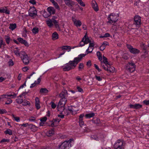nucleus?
Masks as SVG:
<instances>
[{
	"mask_svg": "<svg viewBox=\"0 0 149 149\" xmlns=\"http://www.w3.org/2000/svg\"><path fill=\"white\" fill-rule=\"evenodd\" d=\"M7 113V111L5 109H1L0 111V114H2L4 113Z\"/></svg>",
	"mask_w": 149,
	"mask_h": 149,
	"instance_id": "nucleus-58",
	"label": "nucleus"
},
{
	"mask_svg": "<svg viewBox=\"0 0 149 149\" xmlns=\"http://www.w3.org/2000/svg\"><path fill=\"white\" fill-rule=\"evenodd\" d=\"M77 89L78 90V91L79 92L82 93L84 92L83 89L80 86H77Z\"/></svg>",
	"mask_w": 149,
	"mask_h": 149,
	"instance_id": "nucleus-49",
	"label": "nucleus"
},
{
	"mask_svg": "<svg viewBox=\"0 0 149 149\" xmlns=\"http://www.w3.org/2000/svg\"><path fill=\"white\" fill-rule=\"evenodd\" d=\"M106 47L104 45V43H103L102 45L100 47V50L101 51H103L105 49Z\"/></svg>",
	"mask_w": 149,
	"mask_h": 149,
	"instance_id": "nucleus-44",
	"label": "nucleus"
},
{
	"mask_svg": "<svg viewBox=\"0 0 149 149\" xmlns=\"http://www.w3.org/2000/svg\"><path fill=\"white\" fill-rule=\"evenodd\" d=\"M68 94V92L66 90H64V91H62L59 94V96L61 98H65V95Z\"/></svg>",
	"mask_w": 149,
	"mask_h": 149,
	"instance_id": "nucleus-21",
	"label": "nucleus"
},
{
	"mask_svg": "<svg viewBox=\"0 0 149 149\" xmlns=\"http://www.w3.org/2000/svg\"><path fill=\"white\" fill-rule=\"evenodd\" d=\"M29 2L33 5L35 4L36 3L35 0H30L29 1Z\"/></svg>",
	"mask_w": 149,
	"mask_h": 149,
	"instance_id": "nucleus-64",
	"label": "nucleus"
},
{
	"mask_svg": "<svg viewBox=\"0 0 149 149\" xmlns=\"http://www.w3.org/2000/svg\"><path fill=\"white\" fill-rule=\"evenodd\" d=\"M51 104L52 108L53 109H55L56 107V105L53 102H51Z\"/></svg>",
	"mask_w": 149,
	"mask_h": 149,
	"instance_id": "nucleus-57",
	"label": "nucleus"
},
{
	"mask_svg": "<svg viewBox=\"0 0 149 149\" xmlns=\"http://www.w3.org/2000/svg\"><path fill=\"white\" fill-rule=\"evenodd\" d=\"M84 115L83 114H81L79 116V125L80 127H82L83 125H84V123L83 121V117Z\"/></svg>",
	"mask_w": 149,
	"mask_h": 149,
	"instance_id": "nucleus-10",
	"label": "nucleus"
},
{
	"mask_svg": "<svg viewBox=\"0 0 149 149\" xmlns=\"http://www.w3.org/2000/svg\"><path fill=\"white\" fill-rule=\"evenodd\" d=\"M23 102L22 105L24 106H26L28 105L30 106L31 104V103L29 101H28L26 100H23Z\"/></svg>",
	"mask_w": 149,
	"mask_h": 149,
	"instance_id": "nucleus-28",
	"label": "nucleus"
},
{
	"mask_svg": "<svg viewBox=\"0 0 149 149\" xmlns=\"http://www.w3.org/2000/svg\"><path fill=\"white\" fill-rule=\"evenodd\" d=\"M5 40L6 43L8 44L10 42V38L8 36H5Z\"/></svg>",
	"mask_w": 149,
	"mask_h": 149,
	"instance_id": "nucleus-42",
	"label": "nucleus"
},
{
	"mask_svg": "<svg viewBox=\"0 0 149 149\" xmlns=\"http://www.w3.org/2000/svg\"><path fill=\"white\" fill-rule=\"evenodd\" d=\"M119 16L117 14L114 13H111L108 17V21L107 23L111 24L112 23H115L118 19Z\"/></svg>",
	"mask_w": 149,
	"mask_h": 149,
	"instance_id": "nucleus-3",
	"label": "nucleus"
},
{
	"mask_svg": "<svg viewBox=\"0 0 149 149\" xmlns=\"http://www.w3.org/2000/svg\"><path fill=\"white\" fill-rule=\"evenodd\" d=\"M135 109H139L142 107V105L139 104H135Z\"/></svg>",
	"mask_w": 149,
	"mask_h": 149,
	"instance_id": "nucleus-39",
	"label": "nucleus"
},
{
	"mask_svg": "<svg viewBox=\"0 0 149 149\" xmlns=\"http://www.w3.org/2000/svg\"><path fill=\"white\" fill-rule=\"evenodd\" d=\"M73 108H74V106H70L68 107V110L70 112L72 113V115H74L76 113V111Z\"/></svg>",
	"mask_w": 149,
	"mask_h": 149,
	"instance_id": "nucleus-20",
	"label": "nucleus"
},
{
	"mask_svg": "<svg viewBox=\"0 0 149 149\" xmlns=\"http://www.w3.org/2000/svg\"><path fill=\"white\" fill-rule=\"evenodd\" d=\"M21 58L22 60L23 63L25 65H27L29 63V61L27 55H25L24 57Z\"/></svg>",
	"mask_w": 149,
	"mask_h": 149,
	"instance_id": "nucleus-13",
	"label": "nucleus"
},
{
	"mask_svg": "<svg viewBox=\"0 0 149 149\" xmlns=\"http://www.w3.org/2000/svg\"><path fill=\"white\" fill-rule=\"evenodd\" d=\"M29 127L31 131L34 132H36L38 130V127L33 124H30L29 125Z\"/></svg>",
	"mask_w": 149,
	"mask_h": 149,
	"instance_id": "nucleus-17",
	"label": "nucleus"
},
{
	"mask_svg": "<svg viewBox=\"0 0 149 149\" xmlns=\"http://www.w3.org/2000/svg\"><path fill=\"white\" fill-rule=\"evenodd\" d=\"M92 7L95 11L97 12L99 10L98 6L96 3L93 4Z\"/></svg>",
	"mask_w": 149,
	"mask_h": 149,
	"instance_id": "nucleus-30",
	"label": "nucleus"
},
{
	"mask_svg": "<svg viewBox=\"0 0 149 149\" xmlns=\"http://www.w3.org/2000/svg\"><path fill=\"white\" fill-rule=\"evenodd\" d=\"M12 102V100L10 99H9L7 101L5 102L6 104H10Z\"/></svg>",
	"mask_w": 149,
	"mask_h": 149,
	"instance_id": "nucleus-59",
	"label": "nucleus"
},
{
	"mask_svg": "<svg viewBox=\"0 0 149 149\" xmlns=\"http://www.w3.org/2000/svg\"><path fill=\"white\" fill-rule=\"evenodd\" d=\"M10 140L8 139H3L0 141V143H2L3 142H9Z\"/></svg>",
	"mask_w": 149,
	"mask_h": 149,
	"instance_id": "nucleus-53",
	"label": "nucleus"
},
{
	"mask_svg": "<svg viewBox=\"0 0 149 149\" xmlns=\"http://www.w3.org/2000/svg\"><path fill=\"white\" fill-rule=\"evenodd\" d=\"M143 54H142L141 56V57L142 58H145L147 57V55L148 54V52L147 51H144Z\"/></svg>",
	"mask_w": 149,
	"mask_h": 149,
	"instance_id": "nucleus-32",
	"label": "nucleus"
},
{
	"mask_svg": "<svg viewBox=\"0 0 149 149\" xmlns=\"http://www.w3.org/2000/svg\"><path fill=\"white\" fill-rule=\"evenodd\" d=\"M13 117L14 118V119L15 121H16L17 122H19L20 121V118L18 117H15L14 116V115H13Z\"/></svg>",
	"mask_w": 149,
	"mask_h": 149,
	"instance_id": "nucleus-63",
	"label": "nucleus"
},
{
	"mask_svg": "<svg viewBox=\"0 0 149 149\" xmlns=\"http://www.w3.org/2000/svg\"><path fill=\"white\" fill-rule=\"evenodd\" d=\"M136 65L134 63H128L126 65V69L130 72H132L135 70Z\"/></svg>",
	"mask_w": 149,
	"mask_h": 149,
	"instance_id": "nucleus-4",
	"label": "nucleus"
},
{
	"mask_svg": "<svg viewBox=\"0 0 149 149\" xmlns=\"http://www.w3.org/2000/svg\"><path fill=\"white\" fill-rule=\"evenodd\" d=\"M27 55L24 51H21L20 52V54L19 56L21 58L24 57L25 55Z\"/></svg>",
	"mask_w": 149,
	"mask_h": 149,
	"instance_id": "nucleus-37",
	"label": "nucleus"
},
{
	"mask_svg": "<svg viewBox=\"0 0 149 149\" xmlns=\"http://www.w3.org/2000/svg\"><path fill=\"white\" fill-rule=\"evenodd\" d=\"M89 48L88 47L86 50L87 54L91 53L93 50V49L91 51H89ZM86 55V54H81L79 55L77 57L74 58V60L70 61L68 63L65 64V66H63V70L64 71H68L74 69L82 58Z\"/></svg>",
	"mask_w": 149,
	"mask_h": 149,
	"instance_id": "nucleus-1",
	"label": "nucleus"
},
{
	"mask_svg": "<svg viewBox=\"0 0 149 149\" xmlns=\"http://www.w3.org/2000/svg\"><path fill=\"white\" fill-rule=\"evenodd\" d=\"M62 50H69L68 51H70L71 49L70 46H64L61 47Z\"/></svg>",
	"mask_w": 149,
	"mask_h": 149,
	"instance_id": "nucleus-31",
	"label": "nucleus"
},
{
	"mask_svg": "<svg viewBox=\"0 0 149 149\" xmlns=\"http://www.w3.org/2000/svg\"><path fill=\"white\" fill-rule=\"evenodd\" d=\"M58 35L57 33L56 32L53 33L52 35V39L53 40H55L58 39Z\"/></svg>",
	"mask_w": 149,
	"mask_h": 149,
	"instance_id": "nucleus-23",
	"label": "nucleus"
},
{
	"mask_svg": "<svg viewBox=\"0 0 149 149\" xmlns=\"http://www.w3.org/2000/svg\"><path fill=\"white\" fill-rule=\"evenodd\" d=\"M29 15L31 17H33L37 15V11L35 7L30 8L29 10Z\"/></svg>",
	"mask_w": 149,
	"mask_h": 149,
	"instance_id": "nucleus-9",
	"label": "nucleus"
},
{
	"mask_svg": "<svg viewBox=\"0 0 149 149\" xmlns=\"http://www.w3.org/2000/svg\"><path fill=\"white\" fill-rule=\"evenodd\" d=\"M16 102L18 103V104H21L22 103H23V99H16Z\"/></svg>",
	"mask_w": 149,
	"mask_h": 149,
	"instance_id": "nucleus-54",
	"label": "nucleus"
},
{
	"mask_svg": "<svg viewBox=\"0 0 149 149\" xmlns=\"http://www.w3.org/2000/svg\"><path fill=\"white\" fill-rule=\"evenodd\" d=\"M47 117H44L43 118H42L40 119V120L41 122L43 123L44 122H45L47 120Z\"/></svg>",
	"mask_w": 149,
	"mask_h": 149,
	"instance_id": "nucleus-61",
	"label": "nucleus"
},
{
	"mask_svg": "<svg viewBox=\"0 0 149 149\" xmlns=\"http://www.w3.org/2000/svg\"><path fill=\"white\" fill-rule=\"evenodd\" d=\"M32 31L34 34H37L39 31V29L37 27H34L32 30Z\"/></svg>",
	"mask_w": 149,
	"mask_h": 149,
	"instance_id": "nucleus-29",
	"label": "nucleus"
},
{
	"mask_svg": "<svg viewBox=\"0 0 149 149\" xmlns=\"http://www.w3.org/2000/svg\"><path fill=\"white\" fill-rule=\"evenodd\" d=\"M114 149H124L123 141L122 140H118L113 146Z\"/></svg>",
	"mask_w": 149,
	"mask_h": 149,
	"instance_id": "nucleus-5",
	"label": "nucleus"
},
{
	"mask_svg": "<svg viewBox=\"0 0 149 149\" xmlns=\"http://www.w3.org/2000/svg\"><path fill=\"white\" fill-rule=\"evenodd\" d=\"M52 22L54 24L56 27L57 28L59 27V26L58 24V22L56 20H52Z\"/></svg>",
	"mask_w": 149,
	"mask_h": 149,
	"instance_id": "nucleus-46",
	"label": "nucleus"
},
{
	"mask_svg": "<svg viewBox=\"0 0 149 149\" xmlns=\"http://www.w3.org/2000/svg\"><path fill=\"white\" fill-rule=\"evenodd\" d=\"M73 141V139H70L68 141H64L61 143V145H58V149H69L72 146L71 141Z\"/></svg>",
	"mask_w": 149,
	"mask_h": 149,
	"instance_id": "nucleus-2",
	"label": "nucleus"
},
{
	"mask_svg": "<svg viewBox=\"0 0 149 149\" xmlns=\"http://www.w3.org/2000/svg\"><path fill=\"white\" fill-rule=\"evenodd\" d=\"M89 48H90L91 47H92L94 46V42L93 40H91L90 42Z\"/></svg>",
	"mask_w": 149,
	"mask_h": 149,
	"instance_id": "nucleus-51",
	"label": "nucleus"
},
{
	"mask_svg": "<svg viewBox=\"0 0 149 149\" xmlns=\"http://www.w3.org/2000/svg\"><path fill=\"white\" fill-rule=\"evenodd\" d=\"M127 47L129 49L131 53L134 54H138L140 52V51L136 48H133V47L130 45L127 44Z\"/></svg>",
	"mask_w": 149,
	"mask_h": 149,
	"instance_id": "nucleus-6",
	"label": "nucleus"
},
{
	"mask_svg": "<svg viewBox=\"0 0 149 149\" xmlns=\"http://www.w3.org/2000/svg\"><path fill=\"white\" fill-rule=\"evenodd\" d=\"M101 66L103 68V69L105 70H106L107 71H108V68L109 66H108L107 65V64H104L102 63V62H101Z\"/></svg>",
	"mask_w": 149,
	"mask_h": 149,
	"instance_id": "nucleus-25",
	"label": "nucleus"
},
{
	"mask_svg": "<svg viewBox=\"0 0 149 149\" xmlns=\"http://www.w3.org/2000/svg\"><path fill=\"white\" fill-rule=\"evenodd\" d=\"M41 77V76H40V77L38 79L37 81H35L34 83L31 84L30 86V88H32L34 87L36 84H38L40 83L41 81V78H40Z\"/></svg>",
	"mask_w": 149,
	"mask_h": 149,
	"instance_id": "nucleus-14",
	"label": "nucleus"
},
{
	"mask_svg": "<svg viewBox=\"0 0 149 149\" xmlns=\"http://www.w3.org/2000/svg\"><path fill=\"white\" fill-rule=\"evenodd\" d=\"M103 61H102L104 64H108L107 59L104 55L103 56Z\"/></svg>",
	"mask_w": 149,
	"mask_h": 149,
	"instance_id": "nucleus-41",
	"label": "nucleus"
},
{
	"mask_svg": "<svg viewBox=\"0 0 149 149\" xmlns=\"http://www.w3.org/2000/svg\"><path fill=\"white\" fill-rule=\"evenodd\" d=\"M46 22L47 25L49 27H51L53 26L52 21L50 19L48 18L47 20H46Z\"/></svg>",
	"mask_w": 149,
	"mask_h": 149,
	"instance_id": "nucleus-24",
	"label": "nucleus"
},
{
	"mask_svg": "<svg viewBox=\"0 0 149 149\" xmlns=\"http://www.w3.org/2000/svg\"><path fill=\"white\" fill-rule=\"evenodd\" d=\"M65 4L69 7H72L74 5V2L71 0H64Z\"/></svg>",
	"mask_w": 149,
	"mask_h": 149,
	"instance_id": "nucleus-11",
	"label": "nucleus"
},
{
	"mask_svg": "<svg viewBox=\"0 0 149 149\" xmlns=\"http://www.w3.org/2000/svg\"><path fill=\"white\" fill-rule=\"evenodd\" d=\"M95 115V114L94 113H92L85 115V117L86 118H90L93 117Z\"/></svg>",
	"mask_w": 149,
	"mask_h": 149,
	"instance_id": "nucleus-27",
	"label": "nucleus"
},
{
	"mask_svg": "<svg viewBox=\"0 0 149 149\" xmlns=\"http://www.w3.org/2000/svg\"><path fill=\"white\" fill-rule=\"evenodd\" d=\"M66 101L67 100L65 98H62L60 100V103H61V102H63V104L64 105H65Z\"/></svg>",
	"mask_w": 149,
	"mask_h": 149,
	"instance_id": "nucleus-47",
	"label": "nucleus"
},
{
	"mask_svg": "<svg viewBox=\"0 0 149 149\" xmlns=\"http://www.w3.org/2000/svg\"><path fill=\"white\" fill-rule=\"evenodd\" d=\"M8 64L9 66H13L14 65V63L12 60L10 59L8 62Z\"/></svg>",
	"mask_w": 149,
	"mask_h": 149,
	"instance_id": "nucleus-62",
	"label": "nucleus"
},
{
	"mask_svg": "<svg viewBox=\"0 0 149 149\" xmlns=\"http://www.w3.org/2000/svg\"><path fill=\"white\" fill-rule=\"evenodd\" d=\"M77 27H80L82 24L80 20L77 21L74 24Z\"/></svg>",
	"mask_w": 149,
	"mask_h": 149,
	"instance_id": "nucleus-36",
	"label": "nucleus"
},
{
	"mask_svg": "<svg viewBox=\"0 0 149 149\" xmlns=\"http://www.w3.org/2000/svg\"><path fill=\"white\" fill-rule=\"evenodd\" d=\"M17 40L20 43L22 44H24L25 46L28 47L29 45L28 43L25 40H24L23 38H17Z\"/></svg>",
	"mask_w": 149,
	"mask_h": 149,
	"instance_id": "nucleus-12",
	"label": "nucleus"
},
{
	"mask_svg": "<svg viewBox=\"0 0 149 149\" xmlns=\"http://www.w3.org/2000/svg\"><path fill=\"white\" fill-rule=\"evenodd\" d=\"M77 1L81 6H84L85 4L83 3L81 0H77Z\"/></svg>",
	"mask_w": 149,
	"mask_h": 149,
	"instance_id": "nucleus-50",
	"label": "nucleus"
},
{
	"mask_svg": "<svg viewBox=\"0 0 149 149\" xmlns=\"http://www.w3.org/2000/svg\"><path fill=\"white\" fill-rule=\"evenodd\" d=\"M47 11L48 12L49 14V15H46V13H44L43 16L45 18H47L49 16L52 14H54L55 13L56 10L54 8L52 7H49L47 8Z\"/></svg>",
	"mask_w": 149,
	"mask_h": 149,
	"instance_id": "nucleus-7",
	"label": "nucleus"
},
{
	"mask_svg": "<svg viewBox=\"0 0 149 149\" xmlns=\"http://www.w3.org/2000/svg\"><path fill=\"white\" fill-rule=\"evenodd\" d=\"M35 106H36V109H39L40 108V102L36 103Z\"/></svg>",
	"mask_w": 149,
	"mask_h": 149,
	"instance_id": "nucleus-55",
	"label": "nucleus"
},
{
	"mask_svg": "<svg viewBox=\"0 0 149 149\" xmlns=\"http://www.w3.org/2000/svg\"><path fill=\"white\" fill-rule=\"evenodd\" d=\"M95 77L96 79L99 81H101L102 79V77L96 75H95Z\"/></svg>",
	"mask_w": 149,
	"mask_h": 149,
	"instance_id": "nucleus-45",
	"label": "nucleus"
},
{
	"mask_svg": "<svg viewBox=\"0 0 149 149\" xmlns=\"http://www.w3.org/2000/svg\"><path fill=\"white\" fill-rule=\"evenodd\" d=\"M13 94H9V95H1L3 98H8V97H12V98H15L16 96V94L15 93H13Z\"/></svg>",
	"mask_w": 149,
	"mask_h": 149,
	"instance_id": "nucleus-15",
	"label": "nucleus"
},
{
	"mask_svg": "<svg viewBox=\"0 0 149 149\" xmlns=\"http://www.w3.org/2000/svg\"><path fill=\"white\" fill-rule=\"evenodd\" d=\"M54 129L53 128L46 132V134L48 137L52 136L54 134Z\"/></svg>",
	"mask_w": 149,
	"mask_h": 149,
	"instance_id": "nucleus-19",
	"label": "nucleus"
},
{
	"mask_svg": "<svg viewBox=\"0 0 149 149\" xmlns=\"http://www.w3.org/2000/svg\"><path fill=\"white\" fill-rule=\"evenodd\" d=\"M91 40H90L88 37L86 38V34L84 36V37L82 39V41H84L85 44H87L89 43Z\"/></svg>",
	"mask_w": 149,
	"mask_h": 149,
	"instance_id": "nucleus-16",
	"label": "nucleus"
},
{
	"mask_svg": "<svg viewBox=\"0 0 149 149\" xmlns=\"http://www.w3.org/2000/svg\"><path fill=\"white\" fill-rule=\"evenodd\" d=\"M65 105H64L63 104V102H61L60 103V101H59L58 105L57 107V109L58 111H60V110L59 109L60 108H63V110H64L65 109V108L64 107Z\"/></svg>",
	"mask_w": 149,
	"mask_h": 149,
	"instance_id": "nucleus-18",
	"label": "nucleus"
},
{
	"mask_svg": "<svg viewBox=\"0 0 149 149\" xmlns=\"http://www.w3.org/2000/svg\"><path fill=\"white\" fill-rule=\"evenodd\" d=\"M108 70V72H113L114 71L115 68L113 66H109Z\"/></svg>",
	"mask_w": 149,
	"mask_h": 149,
	"instance_id": "nucleus-35",
	"label": "nucleus"
},
{
	"mask_svg": "<svg viewBox=\"0 0 149 149\" xmlns=\"http://www.w3.org/2000/svg\"><path fill=\"white\" fill-rule=\"evenodd\" d=\"M141 17L138 15H136L134 18V24L135 25L136 27H139L141 25Z\"/></svg>",
	"mask_w": 149,
	"mask_h": 149,
	"instance_id": "nucleus-8",
	"label": "nucleus"
},
{
	"mask_svg": "<svg viewBox=\"0 0 149 149\" xmlns=\"http://www.w3.org/2000/svg\"><path fill=\"white\" fill-rule=\"evenodd\" d=\"M13 52L17 56H19L20 54L19 49H15L13 50Z\"/></svg>",
	"mask_w": 149,
	"mask_h": 149,
	"instance_id": "nucleus-40",
	"label": "nucleus"
},
{
	"mask_svg": "<svg viewBox=\"0 0 149 149\" xmlns=\"http://www.w3.org/2000/svg\"><path fill=\"white\" fill-rule=\"evenodd\" d=\"M55 6V7L57 9L59 10L60 8L59 6L58 5L57 3L56 2V1H54L52 3Z\"/></svg>",
	"mask_w": 149,
	"mask_h": 149,
	"instance_id": "nucleus-48",
	"label": "nucleus"
},
{
	"mask_svg": "<svg viewBox=\"0 0 149 149\" xmlns=\"http://www.w3.org/2000/svg\"><path fill=\"white\" fill-rule=\"evenodd\" d=\"M84 68V64L83 63H80L78 67V69L79 71L81 70L82 69H83Z\"/></svg>",
	"mask_w": 149,
	"mask_h": 149,
	"instance_id": "nucleus-43",
	"label": "nucleus"
},
{
	"mask_svg": "<svg viewBox=\"0 0 149 149\" xmlns=\"http://www.w3.org/2000/svg\"><path fill=\"white\" fill-rule=\"evenodd\" d=\"M36 118L33 117L31 116V117L30 118H29L28 119L30 121H34L36 120Z\"/></svg>",
	"mask_w": 149,
	"mask_h": 149,
	"instance_id": "nucleus-56",
	"label": "nucleus"
},
{
	"mask_svg": "<svg viewBox=\"0 0 149 149\" xmlns=\"http://www.w3.org/2000/svg\"><path fill=\"white\" fill-rule=\"evenodd\" d=\"M143 104H144L146 105H149V100H145L143 101Z\"/></svg>",
	"mask_w": 149,
	"mask_h": 149,
	"instance_id": "nucleus-52",
	"label": "nucleus"
},
{
	"mask_svg": "<svg viewBox=\"0 0 149 149\" xmlns=\"http://www.w3.org/2000/svg\"><path fill=\"white\" fill-rule=\"evenodd\" d=\"M6 134H8L9 135H12L13 134L12 131L9 129H8L4 132Z\"/></svg>",
	"mask_w": 149,
	"mask_h": 149,
	"instance_id": "nucleus-33",
	"label": "nucleus"
},
{
	"mask_svg": "<svg viewBox=\"0 0 149 149\" xmlns=\"http://www.w3.org/2000/svg\"><path fill=\"white\" fill-rule=\"evenodd\" d=\"M147 47L146 45H145V44L143 42L141 44V47L144 51H147Z\"/></svg>",
	"mask_w": 149,
	"mask_h": 149,
	"instance_id": "nucleus-38",
	"label": "nucleus"
},
{
	"mask_svg": "<svg viewBox=\"0 0 149 149\" xmlns=\"http://www.w3.org/2000/svg\"><path fill=\"white\" fill-rule=\"evenodd\" d=\"M16 27L17 26L16 24H10L9 28L12 30H13L16 28Z\"/></svg>",
	"mask_w": 149,
	"mask_h": 149,
	"instance_id": "nucleus-26",
	"label": "nucleus"
},
{
	"mask_svg": "<svg viewBox=\"0 0 149 149\" xmlns=\"http://www.w3.org/2000/svg\"><path fill=\"white\" fill-rule=\"evenodd\" d=\"M92 121L93 123L97 125H98L100 123V120L97 118L93 119Z\"/></svg>",
	"mask_w": 149,
	"mask_h": 149,
	"instance_id": "nucleus-22",
	"label": "nucleus"
},
{
	"mask_svg": "<svg viewBox=\"0 0 149 149\" xmlns=\"http://www.w3.org/2000/svg\"><path fill=\"white\" fill-rule=\"evenodd\" d=\"M128 107L130 109H135V104H130L128 106Z\"/></svg>",
	"mask_w": 149,
	"mask_h": 149,
	"instance_id": "nucleus-60",
	"label": "nucleus"
},
{
	"mask_svg": "<svg viewBox=\"0 0 149 149\" xmlns=\"http://www.w3.org/2000/svg\"><path fill=\"white\" fill-rule=\"evenodd\" d=\"M48 91L46 88H41L40 90V92L41 93H47Z\"/></svg>",
	"mask_w": 149,
	"mask_h": 149,
	"instance_id": "nucleus-34",
	"label": "nucleus"
}]
</instances>
